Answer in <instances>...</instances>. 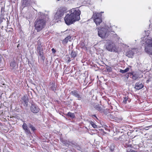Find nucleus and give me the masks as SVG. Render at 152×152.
I'll use <instances>...</instances> for the list:
<instances>
[{"label":"nucleus","mask_w":152,"mask_h":152,"mask_svg":"<svg viewBox=\"0 0 152 152\" xmlns=\"http://www.w3.org/2000/svg\"><path fill=\"white\" fill-rule=\"evenodd\" d=\"M80 11L77 8L72 9L70 14H67L64 18L66 23L68 25H71L80 20Z\"/></svg>","instance_id":"f257e3e1"},{"label":"nucleus","mask_w":152,"mask_h":152,"mask_svg":"<svg viewBox=\"0 0 152 152\" xmlns=\"http://www.w3.org/2000/svg\"><path fill=\"white\" fill-rule=\"evenodd\" d=\"M46 21L43 19H37L34 23V26L37 31L42 30L45 26Z\"/></svg>","instance_id":"f03ea898"},{"label":"nucleus","mask_w":152,"mask_h":152,"mask_svg":"<svg viewBox=\"0 0 152 152\" xmlns=\"http://www.w3.org/2000/svg\"><path fill=\"white\" fill-rule=\"evenodd\" d=\"M144 44L145 52L149 55H152V39H146Z\"/></svg>","instance_id":"7ed1b4c3"},{"label":"nucleus","mask_w":152,"mask_h":152,"mask_svg":"<svg viewBox=\"0 0 152 152\" xmlns=\"http://www.w3.org/2000/svg\"><path fill=\"white\" fill-rule=\"evenodd\" d=\"M102 13V12L98 13L96 12H93L92 18L97 26L99 25L102 22L101 13Z\"/></svg>","instance_id":"20e7f679"},{"label":"nucleus","mask_w":152,"mask_h":152,"mask_svg":"<svg viewBox=\"0 0 152 152\" xmlns=\"http://www.w3.org/2000/svg\"><path fill=\"white\" fill-rule=\"evenodd\" d=\"M98 34L99 36L102 38L106 37L108 36L107 30L105 28H102L98 31Z\"/></svg>","instance_id":"39448f33"},{"label":"nucleus","mask_w":152,"mask_h":152,"mask_svg":"<svg viewBox=\"0 0 152 152\" xmlns=\"http://www.w3.org/2000/svg\"><path fill=\"white\" fill-rule=\"evenodd\" d=\"M106 49L110 51L116 52L117 50L115 45L110 42H107L105 45Z\"/></svg>","instance_id":"423d86ee"},{"label":"nucleus","mask_w":152,"mask_h":152,"mask_svg":"<svg viewBox=\"0 0 152 152\" xmlns=\"http://www.w3.org/2000/svg\"><path fill=\"white\" fill-rule=\"evenodd\" d=\"M64 11V10L63 8L58 9L55 15V17L56 19H59L61 18L63 15Z\"/></svg>","instance_id":"0eeeda50"},{"label":"nucleus","mask_w":152,"mask_h":152,"mask_svg":"<svg viewBox=\"0 0 152 152\" xmlns=\"http://www.w3.org/2000/svg\"><path fill=\"white\" fill-rule=\"evenodd\" d=\"M20 102L21 104H23L25 107H26L28 105V98L27 96H24L22 98Z\"/></svg>","instance_id":"6e6552de"},{"label":"nucleus","mask_w":152,"mask_h":152,"mask_svg":"<svg viewBox=\"0 0 152 152\" xmlns=\"http://www.w3.org/2000/svg\"><path fill=\"white\" fill-rule=\"evenodd\" d=\"M43 51L42 46L41 44L39 45L37 48V52L41 58H42L43 56Z\"/></svg>","instance_id":"1a4fd4ad"},{"label":"nucleus","mask_w":152,"mask_h":152,"mask_svg":"<svg viewBox=\"0 0 152 152\" xmlns=\"http://www.w3.org/2000/svg\"><path fill=\"white\" fill-rule=\"evenodd\" d=\"M137 52V49L133 48L129 50L127 53V56L129 57H132L134 54Z\"/></svg>","instance_id":"9d476101"},{"label":"nucleus","mask_w":152,"mask_h":152,"mask_svg":"<svg viewBox=\"0 0 152 152\" xmlns=\"http://www.w3.org/2000/svg\"><path fill=\"white\" fill-rule=\"evenodd\" d=\"M31 111L34 113H37L39 111L38 107L35 104H32L31 106Z\"/></svg>","instance_id":"9b49d317"},{"label":"nucleus","mask_w":152,"mask_h":152,"mask_svg":"<svg viewBox=\"0 0 152 152\" xmlns=\"http://www.w3.org/2000/svg\"><path fill=\"white\" fill-rule=\"evenodd\" d=\"M22 127L27 134L31 133V132L26 123H24L23 125L22 126Z\"/></svg>","instance_id":"f8f14e48"},{"label":"nucleus","mask_w":152,"mask_h":152,"mask_svg":"<svg viewBox=\"0 0 152 152\" xmlns=\"http://www.w3.org/2000/svg\"><path fill=\"white\" fill-rule=\"evenodd\" d=\"M143 87V85L140 83H137L135 84V88L137 90H139L142 88Z\"/></svg>","instance_id":"ddd939ff"},{"label":"nucleus","mask_w":152,"mask_h":152,"mask_svg":"<svg viewBox=\"0 0 152 152\" xmlns=\"http://www.w3.org/2000/svg\"><path fill=\"white\" fill-rule=\"evenodd\" d=\"M71 93L73 95L78 99H80L81 98V97L80 95L76 91H72Z\"/></svg>","instance_id":"4468645a"},{"label":"nucleus","mask_w":152,"mask_h":152,"mask_svg":"<svg viewBox=\"0 0 152 152\" xmlns=\"http://www.w3.org/2000/svg\"><path fill=\"white\" fill-rule=\"evenodd\" d=\"M71 37L70 36H68L66 37L63 41V43L64 44H66L68 41H70Z\"/></svg>","instance_id":"2eb2a0df"},{"label":"nucleus","mask_w":152,"mask_h":152,"mask_svg":"<svg viewBox=\"0 0 152 152\" xmlns=\"http://www.w3.org/2000/svg\"><path fill=\"white\" fill-rule=\"evenodd\" d=\"M16 63L15 61H12L10 63V67L12 69H15V68L16 67Z\"/></svg>","instance_id":"dca6fc26"},{"label":"nucleus","mask_w":152,"mask_h":152,"mask_svg":"<svg viewBox=\"0 0 152 152\" xmlns=\"http://www.w3.org/2000/svg\"><path fill=\"white\" fill-rule=\"evenodd\" d=\"M94 107L96 110L100 112H102V108L101 106L99 104H96L95 105Z\"/></svg>","instance_id":"f3484780"},{"label":"nucleus","mask_w":152,"mask_h":152,"mask_svg":"<svg viewBox=\"0 0 152 152\" xmlns=\"http://www.w3.org/2000/svg\"><path fill=\"white\" fill-rule=\"evenodd\" d=\"M128 96H125L124 98V99L123 101V103L124 104H126L127 103V102H129L130 101L128 100Z\"/></svg>","instance_id":"a211bd4d"},{"label":"nucleus","mask_w":152,"mask_h":152,"mask_svg":"<svg viewBox=\"0 0 152 152\" xmlns=\"http://www.w3.org/2000/svg\"><path fill=\"white\" fill-rule=\"evenodd\" d=\"M113 119L116 121L118 122H119L121 121L122 120V117H120L119 118L117 117H114Z\"/></svg>","instance_id":"6ab92c4d"},{"label":"nucleus","mask_w":152,"mask_h":152,"mask_svg":"<svg viewBox=\"0 0 152 152\" xmlns=\"http://www.w3.org/2000/svg\"><path fill=\"white\" fill-rule=\"evenodd\" d=\"M129 69V68H127L124 70L120 69V72L122 73H124L128 72Z\"/></svg>","instance_id":"aec40b11"},{"label":"nucleus","mask_w":152,"mask_h":152,"mask_svg":"<svg viewBox=\"0 0 152 152\" xmlns=\"http://www.w3.org/2000/svg\"><path fill=\"white\" fill-rule=\"evenodd\" d=\"M51 89L53 91H54L56 90V85L54 83H52L51 84Z\"/></svg>","instance_id":"412c9836"},{"label":"nucleus","mask_w":152,"mask_h":152,"mask_svg":"<svg viewBox=\"0 0 152 152\" xmlns=\"http://www.w3.org/2000/svg\"><path fill=\"white\" fill-rule=\"evenodd\" d=\"M28 0H23L22 1V4L25 7L28 5Z\"/></svg>","instance_id":"4be33fe9"},{"label":"nucleus","mask_w":152,"mask_h":152,"mask_svg":"<svg viewBox=\"0 0 152 152\" xmlns=\"http://www.w3.org/2000/svg\"><path fill=\"white\" fill-rule=\"evenodd\" d=\"M76 53L75 51H72L71 53V56L72 57L74 58L76 56Z\"/></svg>","instance_id":"5701e85b"},{"label":"nucleus","mask_w":152,"mask_h":152,"mask_svg":"<svg viewBox=\"0 0 152 152\" xmlns=\"http://www.w3.org/2000/svg\"><path fill=\"white\" fill-rule=\"evenodd\" d=\"M130 74L132 75V78L134 80H136L138 77L137 75L136 74H133L132 73H130Z\"/></svg>","instance_id":"b1692460"},{"label":"nucleus","mask_w":152,"mask_h":152,"mask_svg":"<svg viewBox=\"0 0 152 152\" xmlns=\"http://www.w3.org/2000/svg\"><path fill=\"white\" fill-rule=\"evenodd\" d=\"M68 115L72 118H74L75 116L74 114L71 112H69L68 113Z\"/></svg>","instance_id":"393cba45"},{"label":"nucleus","mask_w":152,"mask_h":152,"mask_svg":"<svg viewBox=\"0 0 152 152\" xmlns=\"http://www.w3.org/2000/svg\"><path fill=\"white\" fill-rule=\"evenodd\" d=\"M28 126L31 129V130L33 132L36 129L35 128L33 125L31 124H30Z\"/></svg>","instance_id":"a878e982"},{"label":"nucleus","mask_w":152,"mask_h":152,"mask_svg":"<svg viewBox=\"0 0 152 152\" xmlns=\"http://www.w3.org/2000/svg\"><path fill=\"white\" fill-rule=\"evenodd\" d=\"M90 124L92 126V127L94 128H97V126L92 121H91L90 122Z\"/></svg>","instance_id":"bb28decb"},{"label":"nucleus","mask_w":152,"mask_h":152,"mask_svg":"<svg viewBox=\"0 0 152 152\" xmlns=\"http://www.w3.org/2000/svg\"><path fill=\"white\" fill-rule=\"evenodd\" d=\"M52 50L53 51V53H55V49L53 48H52Z\"/></svg>","instance_id":"cd10ccee"},{"label":"nucleus","mask_w":152,"mask_h":152,"mask_svg":"<svg viewBox=\"0 0 152 152\" xmlns=\"http://www.w3.org/2000/svg\"><path fill=\"white\" fill-rule=\"evenodd\" d=\"M1 56L0 55V63H1Z\"/></svg>","instance_id":"c85d7f7f"},{"label":"nucleus","mask_w":152,"mask_h":152,"mask_svg":"<svg viewBox=\"0 0 152 152\" xmlns=\"http://www.w3.org/2000/svg\"><path fill=\"white\" fill-rule=\"evenodd\" d=\"M111 31L112 32H114V31Z\"/></svg>","instance_id":"c756f323"}]
</instances>
